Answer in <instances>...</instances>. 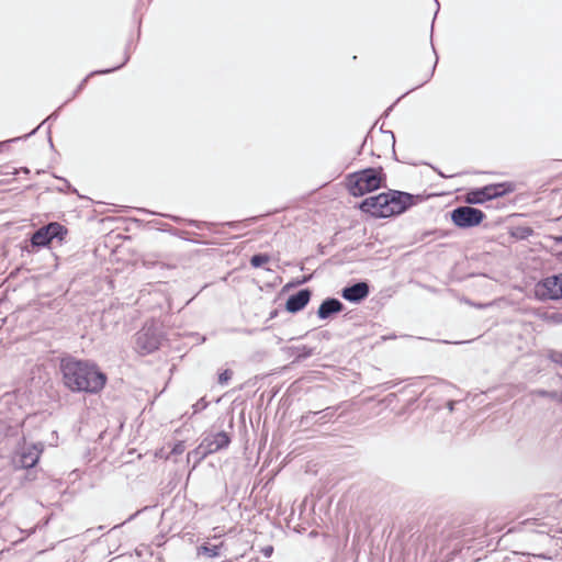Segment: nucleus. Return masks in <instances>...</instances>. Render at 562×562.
<instances>
[{"label": "nucleus", "instance_id": "obj_1", "mask_svg": "<svg viewBox=\"0 0 562 562\" xmlns=\"http://www.w3.org/2000/svg\"><path fill=\"white\" fill-rule=\"evenodd\" d=\"M63 381L74 392H99L105 384L106 378L95 366L66 359L61 361Z\"/></svg>", "mask_w": 562, "mask_h": 562}, {"label": "nucleus", "instance_id": "obj_2", "mask_svg": "<svg viewBox=\"0 0 562 562\" xmlns=\"http://www.w3.org/2000/svg\"><path fill=\"white\" fill-rule=\"evenodd\" d=\"M413 195L404 192L381 193L366 199L360 209L373 217H389L401 214L413 204Z\"/></svg>", "mask_w": 562, "mask_h": 562}, {"label": "nucleus", "instance_id": "obj_3", "mask_svg": "<svg viewBox=\"0 0 562 562\" xmlns=\"http://www.w3.org/2000/svg\"><path fill=\"white\" fill-rule=\"evenodd\" d=\"M382 175L376 169H366L347 178V188L353 196H361L382 186Z\"/></svg>", "mask_w": 562, "mask_h": 562}, {"label": "nucleus", "instance_id": "obj_4", "mask_svg": "<svg viewBox=\"0 0 562 562\" xmlns=\"http://www.w3.org/2000/svg\"><path fill=\"white\" fill-rule=\"evenodd\" d=\"M516 186L513 182L490 184L481 189L469 191L467 193L465 201L470 204H482L488 200L514 192Z\"/></svg>", "mask_w": 562, "mask_h": 562}, {"label": "nucleus", "instance_id": "obj_5", "mask_svg": "<svg viewBox=\"0 0 562 562\" xmlns=\"http://www.w3.org/2000/svg\"><path fill=\"white\" fill-rule=\"evenodd\" d=\"M66 235L67 228L57 222H53L41 227L32 235L31 245L32 247H45L55 238L60 241L64 240Z\"/></svg>", "mask_w": 562, "mask_h": 562}, {"label": "nucleus", "instance_id": "obj_6", "mask_svg": "<svg viewBox=\"0 0 562 562\" xmlns=\"http://www.w3.org/2000/svg\"><path fill=\"white\" fill-rule=\"evenodd\" d=\"M533 293L539 300L562 299V273L539 281L535 285Z\"/></svg>", "mask_w": 562, "mask_h": 562}, {"label": "nucleus", "instance_id": "obj_7", "mask_svg": "<svg viewBox=\"0 0 562 562\" xmlns=\"http://www.w3.org/2000/svg\"><path fill=\"white\" fill-rule=\"evenodd\" d=\"M484 218L481 210L471 206H460L452 211L451 220L458 227L477 226Z\"/></svg>", "mask_w": 562, "mask_h": 562}, {"label": "nucleus", "instance_id": "obj_8", "mask_svg": "<svg viewBox=\"0 0 562 562\" xmlns=\"http://www.w3.org/2000/svg\"><path fill=\"white\" fill-rule=\"evenodd\" d=\"M159 345V336L151 328H143L136 335L135 348L139 353H150L158 349Z\"/></svg>", "mask_w": 562, "mask_h": 562}, {"label": "nucleus", "instance_id": "obj_9", "mask_svg": "<svg viewBox=\"0 0 562 562\" xmlns=\"http://www.w3.org/2000/svg\"><path fill=\"white\" fill-rule=\"evenodd\" d=\"M229 443V438L225 432H217L211 436H207L203 439L199 448L196 449V453L201 457H205L206 454L216 452L217 450L226 447Z\"/></svg>", "mask_w": 562, "mask_h": 562}, {"label": "nucleus", "instance_id": "obj_10", "mask_svg": "<svg viewBox=\"0 0 562 562\" xmlns=\"http://www.w3.org/2000/svg\"><path fill=\"white\" fill-rule=\"evenodd\" d=\"M42 453V447L32 445L24 447L21 452H19L13 458V464L20 469H29L34 467L40 459Z\"/></svg>", "mask_w": 562, "mask_h": 562}, {"label": "nucleus", "instance_id": "obj_11", "mask_svg": "<svg viewBox=\"0 0 562 562\" xmlns=\"http://www.w3.org/2000/svg\"><path fill=\"white\" fill-rule=\"evenodd\" d=\"M311 299V292L308 290H301L296 294L291 295L286 301V311L296 313L303 310Z\"/></svg>", "mask_w": 562, "mask_h": 562}, {"label": "nucleus", "instance_id": "obj_12", "mask_svg": "<svg viewBox=\"0 0 562 562\" xmlns=\"http://www.w3.org/2000/svg\"><path fill=\"white\" fill-rule=\"evenodd\" d=\"M369 293L368 284L364 282L357 283L352 286L346 288L342 291L344 299L350 302H358L364 299Z\"/></svg>", "mask_w": 562, "mask_h": 562}, {"label": "nucleus", "instance_id": "obj_13", "mask_svg": "<svg viewBox=\"0 0 562 562\" xmlns=\"http://www.w3.org/2000/svg\"><path fill=\"white\" fill-rule=\"evenodd\" d=\"M342 310V304L336 299H328L324 301L318 308V317L327 318L334 313H338Z\"/></svg>", "mask_w": 562, "mask_h": 562}, {"label": "nucleus", "instance_id": "obj_14", "mask_svg": "<svg viewBox=\"0 0 562 562\" xmlns=\"http://www.w3.org/2000/svg\"><path fill=\"white\" fill-rule=\"evenodd\" d=\"M130 59V54L127 52H125V55H124V60L122 61V64H120L119 66H115V67H112V68H109V69H104V70H97V71H92L91 74H89L85 79H82V81L79 83L78 88L76 89V91L74 92L72 97L71 98H75L77 95V93H79L86 86L88 79L94 75H102V74H109V72H112L116 69H120L122 66H124Z\"/></svg>", "mask_w": 562, "mask_h": 562}, {"label": "nucleus", "instance_id": "obj_15", "mask_svg": "<svg viewBox=\"0 0 562 562\" xmlns=\"http://www.w3.org/2000/svg\"><path fill=\"white\" fill-rule=\"evenodd\" d=\"M41 131H44L45 132V135H46V138L47 140H52V135H50V126L49 125H46V121L42 122L36 128H34L31 133L29 134H25L23 136H15V137H12V138H9L8 140H14V142H18V140H22L23 138H27L30 137L31 135L37 133V132H41Z\"/></svg>", "mask_w": 562, "mask_h": 562}, {"label": "nucleus", "instance_id": "obj_16", "mask_svg": "<svg viewBox=\"0 0 562 562\" xmlns=\"http://www.w3.org/2000/svg\"><path fill=\"white\" fill-rule=\"evenodd\" d=\"M270 261L268 255L259 254L251 257L250 263L252 267L258 268Z\"/></svg>", "mask_w": 562, "mask_h": 562}, {"label": "nucleus", "instance_id": "obj_17", "mask_svg": "<svg viewBox=\"0 0 562 562\" xmlns=\"http://www.w3.org/2000/svg\"><path fill=\"white\" fill-rule=\"evenodd\" d=\"M200 553H203L207 557H216L218 555V547L217 546H202L199 549Z\"/></svg>", "mask_w": 562, "mask_h": 562}, {"label": "nucleus", "instance_id": "obj_18", "mask_svg": "<svg viewBox=\"0 0 562 562\" xmlns=\"http://www.w3.org/2000/svg\"><path fill=\"white\" fill-rule=\"evenodd\" d=\"M232 378V372L229 370H225L224 372H222L218 376V382L221 384H225L228 382V380Z\"/></svg>", "mask_w": 562, "mask_h": 562}, {"label": "nucleus", "instance_id": "obj_19", "mask_svg": "<svg viewBox=\"0 0 562 562\" xmlns=\"http://www.w3.org/2000/svg\"><path fill=\"white\" fill-rule=\"evenodd\" d=\"M373 133H374V126L368 132V134L364 136L363 140L368 142L369 138H373L374 137Z\"/></svg>", "mask_w": 562, "mask_h": 562}, {"label": "nucleus", "instance_id": "obj_20", "mask_svg": "<svg viewBox=\"0 0 562 562\" xmlns=\"http://www.w3.org/2000/svg\"><path fill=\"white\" fill-rule=\"evenodd\" d=\"M380 132L387 135L392 140H395V136L393 134V132L391 131H383L382 127L380 128Z\"/></svg>", "mask_w": 562, "mask_h": 562}, {"label": "nucleus", "instance_id": "obj_21", "mask_svg": "<svg viewBox=\"0 0 562 562\" xmlns=\"http://www.w3.org/2000/svg\"><path fill=\"white\" fill-rule=\"evenodd\" d=\"M183 450H184V447H183V445H182V443L177 445V446L175 447V449H173V451H175L176 453H181Z\"/></svg>", "mask_w": 562, "mask_h": 562}, {"label": "nucleus", "instance_id": "obj_22", "mask_svg": "<svg viewBox=\"0 0 562 562\" xmlns=\"http://www.w3.org/2000/svg\"><path fill=\"white\" fill-rule=\"evenodd\" d=\"M436 65H437V61L435 63V65L432 66V70H431V74L429 75L428 79L432 76L435 69H436Z\"/></svg>", "mask_w": 562, "mask_h": 562}, {"label": "nucleus", "instance_id": "obj_23", "mask_svg": "<svg viewBox=\"0 0 562 562\" xmlns=\"http://www.w3.org/2000/svg\"><path fill=\"white\" fill-rule=\"evenodd\" d=\"M558 361L562 364V356H560V359Z\"/></svg>", "mask_w": 562, "mask_h": 562}, {"label": "nucleus", "instance_id": "obj_24", "mask_svg": "<svg viewBox=\"0 0 562 562\" xmlns=\"http://www.w3.org/2000/svg\"><path fill=\"white\" fill-rule=\"evenodd\" d=\"M561 260H562V252H561Z\"/></svg>", "mask_w": 562, "mask_h": 562}]
</instances>
